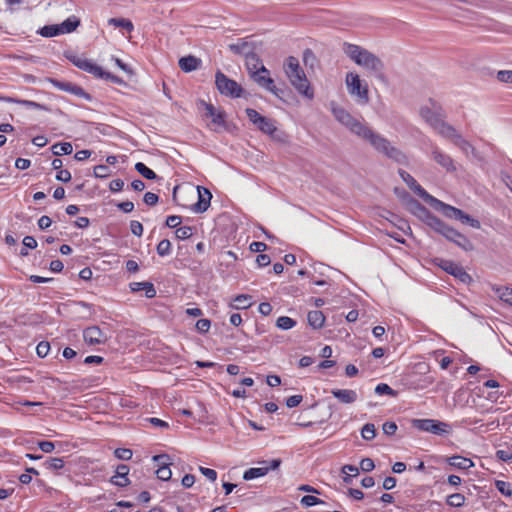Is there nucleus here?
<instances>
[{"mask_svg":"<svg viewBox=\"0 0 512 512\" xmlns=\"http://www.w3.org/2000/svg\"><path fill=\"white\" fill-rule=\"evenodd\" d=\"M248 119L263 133L273 135L276 130L275 121L271 118L260 115L255 109L245 110Z\"/></svg>","mask_w":512,"mask_h":512,"instance_id":"9","label":"nucleus"},{"mask_svg":"<svg viewBox=\"0 0 512 512\" xmlns=\"http://www.w3.org/2000/svg\"><path fill=\"white\" fill-rule=\"evenodd\" d=\"M448 464L452 467L462 470H468L474 466V462L466 457L452 456L447 460Z\"/></svg>","mask_w":512,"mask_h":512,"instance_id":"25","label":"nucleus"},{"mask_svg":"<svg viewBox=\"0 0 512 512\" xmlns=\"http://www.w3.org/2000/svg\"><path fill=\"white\" fill-rule=\"evenodd\" d=\"M40 35L43 37H54L57 35H60V28L59 25H46L40 29Z\"/></svg>","mask_w":512,"mask_h":512,"instance_id":"38","label":"nucleus"},{"mask_svg":"<svg viewBox=\"0 0 512 512\" xmlns=\"http://www.w3.org/2000/svg\"><path fill=\"white\" fill-rule=\"evenodd\" d=\"M201 104L205 108V116L211 118L212 123L217 127L225 125V112L220 109H216L213 104L201 101Z\"/></svg>","mask_w":512,"mask_h":512,"instance_id":"16","label":"nucleus"},{"mask_svg":"<svg viewBox=\"0 0 512 512\" xmlns=\"http://www.w3.org/2000/svg\"><path fill=\"white\" fill-rule=\"evenodd\" d=\"M426 222H427L428 226H430L433 230L440 233L441 235L447 225L441 219H439L438 217L431 215V214L427 215Z\"/></svg>","mask_w":512,"mask_h":512,"instance_id":"30","label":"nucleus"},{"mask_svg":"<svg viewBox=\"0 0 512 512\" xmlns=\"http://www.w3.org/2000/svg\"><path fill=\"white\" fill-rule=\"evenodd\" d=\"M193 229L190 226H181L178 227L175 231V235L180 240L188 239L192 236Z\"/></svg>","mask_w":512,"mask_h":512,"instance_id":"44","label":"nucleus"},{"mask_svg":"<svg viewBox=\"0 0 512 512\" xmlns=\"http://www.w3.org/2000/svg\"><path fill=\"white\" fill-rule=\"evenodd\" d=\"M70 61L77 68L93 75L95 78L104 79L118 85L125 83L122 78L104 71L99 65L84 56L75 55L70 58Z\"/></svg>","mask_w":512,"mask_h":512,"instance_id":"5","label":"nucleus"},{"mask_svg":"<svg viewBox=\"0 0 512 512\" xmlns=\"http://www.w3.org/2000/svg\"><path fill=\"white\" fill-rule=\"evenodd\" d=\"M83 339L90 346L103 344L107 340L106 335L98 326H90L84 329Z\"/></svg>","mask_w":512,"mask_h":512,"instance_id":"13","label":"nucleus"},{"mask_svg":"<svg viewBox=\"0 0 512 512\" xmlns=\"http://www.w3.org/2000/svg\"><path fill=\"white\" fill-rule=\"evenodd\" d=\"M178 64L182 71L188 73L197 70L201 66V60L195 56L189 55L180 58Z\"/></svg>","mask_w":512,"mask_h":512,"instance_id":"22","label":"nucleus"},{"mask_svg":"<svg viewBox=\"0 0 512 512\" xmlns=\"http://www.w3.org/2000/svg\"><path fill=\"white\" fill-rule=\"evenodd\" d=\"M497 78L501 82L512 83V71H499Z\"/></svg>","mask_w":512,"mask_h":512,"instance_id":"64","label":"nucleus"},{"mask_svg":"<svg viewBox=\"0 0 512 512\" xmlns=\"http://www.w3.org/2000/svg\"><path fill=\"white\" fill-rule=\"evenodd\" d=\"M465 496L460 493H454L447 497L446 503L450 507H462L465 504Z\"/></svg>","mask_w":512,"mask_h":512,"instance_id":"35","label":"nucleus"},{"mask_svg":"<svg viewBox=\"0 0 512 512\" xmlns=\"http://www.w3.org/2000/svg\"><path fill=\"white\" fill-rule=\"evenodd\" d=\"M199 470L208 480L214 482L217 479V472L214 469L201 466Z\"/></svg>","mask_w":512,"mask_h":512,"instance_id":"56","label":"nucleus"},{"mask_svg":"<svg viewBox=\"0 0 512 512\" xmlns=\"http://www.w3.org/2000/svg\"><path fill=\"white\" fill-rule=\"evenodd\" d=\"M52 151L54 155L60 156V155H68L71 154L73 151L72 144L69 142H63V143H57L53 145Z\"/></svg>","mask_w":512,"mask_h":512,"instance_id":"32","label":"nucleus"},{"mask_svg":"<svg viewBox=\"0 0 512 512\" xmlns=\"http://www.w3.org/2000/svg\"><path fill=\"white\" fill-rule=\"evenodd\" d=\"M361 436L365 440H372L376 436V428L374 424L367 423L361 429Z\"/></svg>","mask_w":512,"mask_h":512,"instance_id":"39","label":"nucleus"},{"mask_svg":"<svg viewBox=\"0 0 512 512\" xmlns=\"http://www.w3.org/2000/svg\"><path fill=\"white\" fill-rule=\"evenodd\" d=\"M342 473L345 474L343 477V481L345 483H351L352 477L357 476L359 474V468L354 465H344L342 467Z\"/></svg>","mask_w":512,"mask_h":512,"instance_id":"34","label":"nucleus"},{"mask_svg":"<svg viewBox=\"0 0 512 512\" xmlns=\"http://www.w3.org/2000/svg\"><path fill=\"white\" fill-rule=\"evenodd\" d=\"M262 464H263L262 467H253V468H249L248 470H246L243 474V479L248 481V480H252L255 478L263 477L270 470L277 469L281 464V460L273 459L269 463L264 461V462H262Z\"/></svg>","mask_w":512,"mask_h":512,"instance_id":"12","label":"nucleus"},{"mask_svg":"<svg viewBox=\"0 0 512 512\" xmlns=\"http://www.w3.org/2000/svg\"><path fill=\"white\" fill-rule=\"evenodd\" d=\"M114 455L120 460H130L132 458L133 452L128 448H117L114 451Z\"/></svg>","mask_w":512,"mask_h":512,"instance_id":"47","label":"nucleus"},{"mask_svg":"<svg viewBox=\"0 0 512 512\" xmlns=\"http://www.w3.org/2000/svg\"><path fill=\"white\" fill-rule=\"evenodd\" d=\"M429 200L431 202H434L437 205V207H439L441 209L444 216H446L448 218H453V219L457 220L458 216L462 215V210H460L456 207L445 204V203L441 202L440 200L435 199L434 197H432V199H429Z\"/></svg>","mask_w":512,"mask_h":512,"instance_id":"23","label":"nucleus"},{"mask_svg":"<svg viewBox=\"0 0 512 512\" xmlns=\"http://www.w3.org/2000/svg\"><path fill=\"white\" fill-rule=\"evenodd\" d=\"M303 400L302 395H293L287 398L286 400V406L288 408H294L297 407Z\"/></svg>","mask_w":512,"mask_h":512,"instance_id":"57","label":"nucleus"},{"mask_svg":"<svg viewBox=\"0 0 512 512\" xmlns=\"http://www.w3.org/2000/svg\"><path fill=\"white\" fill-rule=\"evenodd\" d=\"M496 457H497V459H499L503 462H509L512 460V451H511V449L497 450Z\"/></svg>","mask_w":512,"mask_h":512,"instance_id":"52","label":"nucleus"},{"mask_svg":"<svg viewBox=\"0 0 512 512\" xmlns=\"http://www.w3.org/2000/svg\"><path fill=\"white\" fill-rule=\"evenodd\" d=\"M457 220L461 221L464 224H468L475 229H479L481 227V224L477 219L470 217L468 214L464 213L463 211H462V215L458 216Z\"/></svg>","mask_w":512,"mask_h":512,"instance_id":"45","label":"nucleus"},{"mask_svg":"<svg viewBox=\"0 0 512 512\" xmlns=\"http://www.w3.org/2000/svg\"><path fill=\"white\" fill-rule=\"evenodd\" d=\"M434 263L464 284H468L472 281L471 276L465 271V269L451 260L435 258Z\"/></svg>","mask_w":512,"mask_h":512,"instance_id":"8","label":"nucleus"},{"mask_svg":"<svg viewBox=\"0 0 512 512\" xmlns=\"http://www.w3.org/2000/svg\"><path fill=\"white\" fill-rule=\"evenodd\" d=\"M197 190H198V201L194 204L193 210L195 212L202 213L208 209L212 195L208 189L204 188L203 189L204 193H201L200 187L198 186Z\"/></svg>","mask_w":512,"mask_h":512,"instance_id":"20","label":"nucleus"},{"mask_svg":"<svg viewBox=\"0 0 512 512\" xmlns=\"http://www.w3.org/2000/svg\"><path fill=\"white\" fill-rule=\"evenodd\" d=\"M65 462L63 458L53 457L44 462V467L51 471H58L64 468Z\"/></svg>","mask_w":512,"mask_h":512,"instance_id":"31","label":"nucleus"},{"mask_svg":"<svg viewBox=\"0 0 512 512\" xmlns=\"http://www.w3.org/2000/svg\"><path fill=\"white\" fill-rule=\"evenodd\" d=\"M331 394L344 404L354 403L358 399L357 392L351 389H333Z\"/></svg>","mask_w":512,"mask_h":512,"instance_id":"19","label":"nucleus"},{"mask_svg":"<svg viewBox=\"0 0 512 512\" xmlns=\"http://www.w3.org/2000/svg\"><path fill=\"white\" fill-rule=\"evenodd\" d=\"M345 82L347 90L351 95L357 96L362 103H368V85L366 83H363V81L360 79V76L357 73H347Z\"/></svg>","mask_w":512,"mask_h":512,"instance_id":"7","label":"nucleus"},{"mask_svg":"<svg viewBox=\"0 0 512 512\" xmlns=\"http://www.w3.org/2000/svg\"><path fill=\"white\" fill-rule=\"evenodd\" d=\"M167 455H156L153 457V460L161 464V466L156 470V476L158 479L163 481H168L171 476L172 472L169 468L168 464L166 462H163V459H167Z\"/></svg>","mask_w":512,"mask_h":512,"instance_id":"21","label":"nucleus"},{"mask_svg":"<svg viewBox=\"0 0 512 512\" xmlns=\"http://www.w3.org/2000/svg\"><path fill=\"white\" fill-rule=\"evenodd\" d=\"M375 393L378 395H389L396 396V391H394L388 384L380 383L375 387Z\"/></svg>","mask_w":512,"mask_h":512,"instance_id":"46","label":"nucleus"},{"mask_svg":"<svg viewBox=\"0 0 512 512\" xmlns=\"http://www.w3.org/2000/svg\"><path fill=\"white\" fill-rule=\"evenodd\" d=\"M432 157L434 161L446 169V171L455 170L452 158L448 154L441 151L437 146L432 147Z\"/></svg>","mask_w":512,"mask_h":512,"instance_id":"18","label":"nucleus"},{"mask_svg":"<svg viewBox=\"0 0 512 512\" xmlns=\"http://www.w3.org/2000/svg\"><path fill=\"white\" fill-rule=\"evenodd\" d=\"M159 200V197L157 194L155 193H152V192H146L145 195H144V198H143V201L145 202V204H147L148 206H154L157 204Z\"/></svg>","mask_w":512,"mask_h":512,"instance_id":"55","label":"nucleus"},{"mask_svg":"<svg viewBox=\"0 0 512 512\" xmlns=\"http://www.w3.org/2000/svg\"><path fill=\"white\" fill-rule=\"evenodd\" d=\"M413 426L418 430L429 432L435 435H444L449 433V425L447 423L434 419H415Z\"/></svg>","mask_w":512,"mask_h":512,"instance_id":"10","label":"nucleus"},{"mask_svg":"<svg viewBox=\"0 0 512 512\" xmlns=\"http://www.w3.org/2000/svg\"><path fill=\"white\" fill-rule=\"evenodd\" d=\"M38 446L44 453H51L55 449V444L51 441H41Z\"/></svg>","mask_w":512,"mask_h":512,"instance_id":"62","label":"nucleus"},{"mask_svg":"<svg viewBox=\"0 0 512 512\" xmlns=\"http://www.w3.org/2000/svg\"><path fill=\"white\" fill-rule=\"evenodd\" d=\"M157 253L159 256H167L171 253V242L168 239L161 240L157 245Z\"/></svg>","mask_w":512,"mask_h":512,"instance_id":"41","label":"nucleus"},{"mask_svg":"<svg viewBox=\"0 0 512 512\" xmlns=\"http://www.w3.org/2000/svg\"><path fill=\"white\" fill-rule=\"evenodd\" d=\"M399 175L402 180L407 184V186L419 197L428 200L432 199V196L429 195L426 190L417 183V181L406 171L400 169Z\"/></svg>","mask_w":512,"mask_h":512,"instance_id":"15","label":"nucleus"},{"mask_svg":"<svg viewBox=\"0 0 512 512\" xmlns=\"http://www.w3.org/2000/svg\"><path fill=\"white\" fill-rule=\"evenodd\" d=\"M130 230L132 234L140 237L143 234V225L139 221L133 220L130 222Z\"/></svg>","mask_w":512,"mask_h":512,"instance_id":"54","label":"nucleus"},{"mask_svg":"<svg viewBox=\"0 0 512 512\" xmlns=\"http://www.w3.org/2000/svg\"><path fill=\"white\" fill-rule=\"evenodd\" d=\"M344 53L358 66L369 74H374L381 81H385L383 61L367 49L348 42L343 43Z\"/></svg>","mask_w":512,"mask_h":512,"instance_id":"3","label":"nucleus"},{"mask_svg":"<svg viewBox=\"0 0 512 512\" xmlns=\"http://www.w3.org/2000/svg\"><path fill=\"white\" fill-rule=\"evenodd\" d=\"M56 179L61 182H69L71 180V173L68 170H59L56 174Z\"/></svg>","mask_w":512,"mask_h":512,"instance_id":"63","label":"nucleus"},{"mask_svg":"<svg viewBox=\"0 0 512 512\" xmlns=\"http://www.w3.org/2000/svg\"><path fill=\"white\" fill-rule=\"evenodd\" d=\"M111 60L114 61L115 64L125 73L129 75L133 74L132 69L127 64H125L121 59L112 56Z\"/></svg>","mask_w":512,"mask_h":512,"instance_id":"61","label":"nucleus"},{"mask_svg":"<svg viewBox=\"0 0 512 512\" xmlns=\"http://www.w3.org/2000/svg\"><path fill=\"white\" fill-rule=\"evenodd\" d=\"M135 169L146 179L153 180L156 178V173L142 162H137L135 164Z\"/></svg>","mask_w":512,"mask_h":512,"instance_id":"33","label":"nucleus"},{"mask_svg":"<svg viewBox=\"0 0 512 512\" xmlns=\"http://www.w3.org/2000/svg\"><path fill=\"white\" fill-rule=\"evenodd\" d=\"M459 234H461V233L448 225H446V227L442 233V235L446 239H448L449 241H452V242L459 236Z\"/></svg>","mask_w":512,"mask_h":512,"instance_id":"50","label":"nucleus"},{"mask_svg":"<svg viewBox=\"0 0 512 512\" xmlns=\"http://www.w3.org/2000/svg\"><path fill=\"white\" fill-rule=\"evenodd\" d=\"M215 85L221 95L232 99L240 98L244 93V89L240 84L230 79L220 70L215 74Z\"/></svg>","mask_w":512,"mask_h":512,"instance_id":"6","label":"nucleus"},{"mask_svg":"<svg viewBox=\"0 0 512 512\" xmlns=\"http://www.w3.org/2000/svg\"><path fill=\"white\" fill-rule=\"evenodd\" d=\"M276 326L282 330H289L296 326V321L288 316H281L277 319Z\"/></svg>","mask_w":512,"mask_h":512,"instance_id":"36","label":"nucleus"},{"mask_svg":"<svg viewBox=\"0 0 512 512\" xmlns=\"http://www.w3.org/2000/svg\"><path fill=\"white\" fill-rule=\"evenodd\" d=\"M300 503L304 507H312L315 505L324 504V501L314 495H306L301 498Z\"/></svg>","mask_w":512,"mask_h":512,"instance_id":"40","label":"nucleus"},{"mask_svg":"<svg viewBox=\"0 0 512 512\" xmlns=\"http://www.w3.org/2000/svg\"><path fill=\"white\" fill-rule=\"evenodd\" d=\"M422 118L442 137L449 139L464 152H468L471 145L453 126L444 121L442 108L433 100L420 109Z\"/></svg>","mask_w":512,"mask_h":512,"instance_id":"2","label":"nucleus"},{"mask_svg":"<svg viewBox=\"0 0 512 512\" xmlns=\"http://www.w3.org/2000/svg\"><path fill=\"white\" fill-rule=\"evenodd\" d=\"M375 465L372 459L364 458L360 462V468L364 472H370L374 469Z\"/></svg>","mask_w":512,"mask_h":512,"instance_id":"58","label":"nucleus"},{"mask_svg":"<svg viewBox=\"0 0 512 512\" xmlns=\"http://www.w3.org/2000/svg\"><path fill=\"white\" fill-rule=\"evenodd\" d=\"M129 287L132 292L145 291L147 298H153L156 295L154 285L150 282H132Z\"/></svg>","mask_w":512,"mask_h":512,"instance_id":"24","label":"nucleus"},{"mask_svg":"<svg viewBox=\"0 0 512 512\" xmlns=\"http://www.w3.org/2000/svg\"><path fill=\"white\" fill-rule=\"evenodd\" d=\"M181 217L177 215L168 216L166 219V225L170 228H178L181 224Z\"/></svg>","mask_w":512,"mask_h":512,"instance_id":"59","label":"nucleus"},{"mask_svg":"<svg viewBox=\"0 0 512 512\" xmlns=\"http://www.w3.org/2000/svg\"><path fill=\"white\" fill-rule=\"evenodd\" d=\"M210 327H211V322L208 319L203 318V319H199L196 322V329L200 333H207L209 331Z\"/></svg>","mask_w":512,"mask_h":512,"instance_id":"51","label":"nucleus"},{"mask_svg":"<svg viewBox=\"0 0 512 512\" xmlns=\"http://www.w3.org/2000/svg\"><path fill=\"white\" fill-rule=\"evenodd\" d=\"M251 78L260 87L278 96L279 89L276 87L274 80L271 78L270 71L264 65H261L258 69L253 71L251 73Z\"/></svg>","mask_w":512,"mask_h":512,"instance_id":"11","label":"nucleus"},{"mask_svg":"<svg viewBox=\"0 0 512 512\" xmlns=\"http://www.w3.org/2000/svg\"><path fill=\"white\" fill-rule=\"evenodd\" d=\"M308 323L314 329L323 327L325 323V316L320 310L309 311L307 315Z\"/></svg>","mask_w":512,"mask_h":512,"instance_id":"27","label":"nucleus"},{"mask_svg":"<svg viewBox=\"0 0 512 512\" xmlns=\"http://www.w3.org/2000/svg\"><path fill=\"white\" fill-rule=\"evenodd\" d=\"M335 118L345 125L352 133L368 141L378 152L385 154L394 161L404 164L407 157L396 147L391 146L390 142L378 133H375L367 125L353 118L346 110L334 108Z\"/></svg>","mask_w":512,"mask_h":512,"instance_id":"1","label":"nucleus"},{"mask_svg":"<svg viewBox=\"0 0 512 512\" xmlns=\"http://www.w3.org/2000/svg\"><path fill=\"white\" fill-rule=\"evenodd\" d=\"M49 351H50L49 342L41 341L40 343H38V345L36 347V352L39 357H41V358L46 357L48 355Z\"/></svg>","mask_w":512,"mask_h":512,"instance_id":"48","label":"nucleus"},{"mask_svg":"<svg viewBox=\"0 0 512 512\" xmlns=\"http://www.w3.org/2000/svg\"><path fill=\"white\" fill-rule=\"evenodd\" d=\"M249 249L255 253H261L267 249V245L264 242L254 241L250 244Z\"/></svg>","mask_w":512,"mask_h":512,"instance_id":"60","label":"nucleus"},{"mask_svg":"<svg viewBox=\"0 0 512 512\" xmlns=\"http://www.w3.org/2000/svg\"><path fill=\"white\" fill-rule=\"evenodd\" d=\"M283 71L290 84L300 95L309 100L314 98V89L296 57L289 56L285 59Z\"/></svg>","mask_w":512,"mask_h":512,"instance_id":"4","label":"nucleus"},{"mask_svg":"<svg viewBox=\"0 0 512 512\" xmlns=\"http://www.w3.org/2000/svg\"><path fill=\"white\" fill-rule=\"evenodd\" d=\"M495 487L505 497L512 496V486L509 482L503 480H496Z\"/></svg>","mask_w":512,"mask_h":512,"instance_id":"37","label":"nucleus"},{"mask_svg":"<svg viewBox=\"0 0 512 512\" xmlns=\"http://www.w3.org/2000/svg\"><path fill=\"white\" fill-rule=\"evenodd\" d=\"M108 24L116 28H123L127 32H132L134 30L133 23L131 22V20L126 18H110L108 20Z\"/></svg>","mask_w":512,"mask_h":512,"instance_id":"29","label":"nucleus"},{"mask_svg":"<svg viewBox=\"0 0 512 512\" xmlns=\"http://www.w3.org/2000/svg\"><path fill=\"white\" fill-rule=\"evenodd\" d=\"M19 103L21 105H23L24 107H26L27 109H34V110H47V108L40 104V103H37L35 101H31V100H20Z\"/></svg>","mask_w":512,"mask_h":512,"instance_id":"49","label":"nucleus"},{"mask_svg":"<svg viewBox=\"0 0 512 512\" xmlns=\"http://www.w3.org/2000/svg\"><path fill=\"white\" fill-rule=\"evenodd\" d=\"M253 301L252 297L248 294H240L233 298V303L230 304V307L233 309H248L252 306Z\"/></svg>","mask_w":512,"mask_h":512,"instance_id":"26","label":"nucleus"},{"mask_svg":"<svg viewBox=\"0 0 512 512\" xmlns=\"http://www.w3.org/2000/svg\"><path fill=\"white\" fill-rule=\"evenodd\" d=\"M497 294L499 295V298L512 306V289L505 287V288H499L496 290Z\"/></svg>","mask_w":512,"mask_h":512,"instance_id":"42","label":"nucleus"},{"mask_svg":"<svg viewBox=\"0 0 512 512\" xmlns=\"http://www.w3.org/2000/svg\"><path fill=\"white\" fill-rule=\"evenodd\" d=\"M128 473L129 467L125 464H120L117 466L115 475L111 477L110 482L118 487H126L130 484Z\"/></svg>","mask_w":512,"mask_h":512,"instance_id":"17","label":"nucleus"},{"mask_svg":"<svg viewBox=\"0 0 512 512\" xmlns=\"http://www.w3.org/2000/svg\"><path fill=\"white\" fill-rule=\"evenodd\" d=\"M384 434L391 436L394 435L397 430V425L395 422L387 421L382 426Z\"/></svg>","mask_w":512,"mask_h":512,"instance_id":"53","label":"nucleus"},{"mask_svg":"<svg viewBox=\"0 0 512 512\" xmlns=\"http://www.w3.org/2000/svg\"><path fill=\"white\" fill-rule=\"evenodd\" d=\"M80 25V19L76 16H70L59 24L61 34H67L75 31Z\"/></svg>","mask_w":512,"mask_h":512,"instance_id":"28","label":"nucleus"},{"mask_svg":"<svg viewBox=\"0 0 512 512\" xmlns=\"http://www.w3.org/2000/svg\"><path fill=\"white\" fill-rule=\"evenodd\" d=\"M453 242L465 251H470L473 249L471 241L463 234H459V236Z\"/></svg>","mask_w":512,"mask_h":512,"instance_id":"43","label":"nucleus"},{"mask_svg":"<svg viewBox=\"0 0 512 512\" xmlns=\"http://www.w3.org/2000/svg\"><path fill=\"white\" fill-rule=\"evenodd\" d=\"M49 81L53 85V87H55L58 90L68 92L78 97H84L85 99H89V95L84 91V89L76 84L67 81H60L57 79H50Z\"/></svg>","mask_w":512,"mask_h":512,"instance_id":"14","label":"nucleus"}]
</instances>
